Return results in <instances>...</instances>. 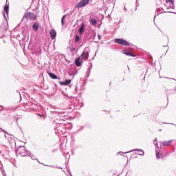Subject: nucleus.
Returning a JSON list of instances; mask_svg holds the SVG:
<instances>
[{"mask_svg": "<svg viewBox=\"0 0 176 176\" xmlns=\"http://www.w3.org/2000/svg\"><path fill=\"white\" fill-rule=\"evenodd\" d=\"M16 123L17 126H19V118H16Z\"/></svg>", "mask_w": 176, "mask_h": 176, "instance_id": "nucleus-40", "label": "nucleus"}, {"mask_svg": "<svg viewBox=\"0 0 176 176\" xmlns=\"http://www.w3.org/2000/svg\"><path fill=\"white\" fill-rule=\"evenodd\" d=\"M19 151H20V149H19V148H15V153H16V156H19Z\"/></svg>", "mask_w": 176, "mask_h": 176, "instance_id": "nucleus-33", "label": "nucleus"}, {"mask_svg": "<svg viewBox=\"0 0 176 176\" xmlns=\"http://www.w3.org/2000/svg\"><path fill=\"white\" fill-rule=\"evenodd\" d=\"M76 74H78V70H75V72H74V73L72 72H69V75L70 76H72V75H74L73 77H72V78H74V76H75V75H76Z\"/></svg>", "mask_w": 176, "mask_h": 176, "instance_id": "nucleus-27", "label": "nucleus"}, {"mask_svg": "<svg viewBox=\"0 0 176 176\" xmlns=\"http://www.w3.org/2000/svg\"><path fill=\"white\" fill-rule=\"evenodd\" d=\"M68 109L69 111H74V109H75V106H74V104H69Z\"/></svg>", "mask_w": 176, "mask_h": 176, "instance_id": "nucleus-30", "label": "nucleus"}, {"mask_svg": "<svg viewBox=\"0 0 176 176\" xmlns=\"http://www.w3.org/2000/svg\"><path fill=\"white\" fill-rule=\"evenodd\" d=\"M149 58H150V61H151V63H152V61L153 60V58L150 55L149 56Z\"/></svg>", "mask_w": 176, "mask_h": 176, "instance_id": "nucleus-37", "label": "nucleus"}, {"mask_svg": "<svg viewBox=\"0 0 176 176\" xmlns=\"http://www.w3.org/2000/svg\"><path fill=\"white\" fill-rule=\"evenodd\" d=\"M65 19H67V14H65L62 16V19H61L62 25H64V24H65Z\"/></svg>", "mask_w": 176, "mask_h": 176, "instance_id": "nucleus-25", "label": "nucleus"}, {"mask_svg": "<svg viewBox=\"0 0 176 176\" xmlns=\"http://www.w3.org/2000/svg\"><path fill=\"white\" fill-rule=\"evenodd\" d=\"M36 160L38 162V163H39V164H43L41 163V162L39 161L38 159H36Z\"/></svg>", "mask_w": 176, "mask_h": 176, "instance_id": "nucleus-42", "label": "nucleus"}, {"mask_svg": "<svg viewBox=\"0 0 176 176\" xmlns=\"http://www.w3.org/2000/svg\"><path fill=\"white\" fill-rule=\"evenodd\" d=\"M50 35L51 39L53 41L56 39V36H57V32H56L54 29H52L50 32Z\"/></svg>", "mask_w": 176, "mask_h": 176, "instance_id": "nucleus-13", "label": "nucleus"}, {"mask_svg": "<svg viewBox=\"0 0 176 176\" xmlns=\"http://www.w3.org/2000/svg\"><path fill=\"white\" fill-rule=\"evenodd\" d=\"M120 174L118 175V176H120Z\"/></svg>", "mask_w": 176, "mask_h": 176, "instance_id": "nucleus-52", "label": "nucleus"}, {"mask_svg": "<svg viewBox=\"0 0 176 176\" xmlns=\"http://www.w3.org/2000/svg\"><path fill=\"white\" fill-rule=\"evenodd\" d=\"M89 64L91 65V67L87 69V78H89L90 76V73L91 72V68H93V64L91 63H89Z\"/></svg>", "mask_w": 176, "mask_h": 176, "instance_id": "nucleus-23", "label": "nucleus"}, {"mask_svg": "<svg viewBox=\"0 0 176 176\" xmlns=\"http://www.w3.org/2000/svg\"><path fill=\"white\" fill-rule=\"evenodd\" d=\"M128 67V69H129V71H130V67H129V66H127Z\"/></svg>", "mask_w": 176, "mask_h": 176, "instance_id": "nucleus-47", "label": "nucleus"}, {"mask_svg": "<svg viewBox=\"0 0 176 176\" xmlns=\"http://www.w3.org/2000/svg\"><path fill=\"white\" fill-rule=\"evenodd\" d=\"M156 141H157V138H155V139L154 140V144L156 142Z\"/></svg>", "mask_w": 176, "mask_h": 176, "instance_id": "nucleus-44", "label": "nucleus"}, {"mask_svg": "<svg viewBox=\"0 0 176 176\" xmlns=\"http://www.w3.org/2000/svg\"><path fill=\"white\" fill-rule=\"evenodd\" d=\"M19 149H21L19 153V155H21L22 157H25L26 156H28V153H27V149L25 148V146H20Z\"/></svg>", "mask_w": 176, "mask_h": 176, "instance_id": "nucleus-9", "label": "nucleus"}, {"mask_svg": "<svg viewBox=\"0 0 176 176\" xmlns=\"http://www.w3.org/2000/svg\"><path fill=\"white\" fill-rule=\"evenodd\" d=\"M78 32L80 35H82L83 32H85V23H82L80 24V27L78 29Z\"/></svg>", "mask_w": 176, "mask_h": 176, "instance_id": "nucleus-16", "label": "nucleus"}, {"mask_svg": "<svg viewBox=\"0 0 176 176\" xmlns=\"http://www.w3.org/2000/svg\"><path fill=\"white\" fill-rule=\"evenodd\" d=\"M32 30H34L36 32L38 31V30H39V23L38 22H35L34 23H33Z\"/></svg>", "mask_w": 176, "mask_h": 176, "instance_id": "nucleus-20", "label": "nucleus"}, {"mask_svg": "<svg viewBox=\"0 0 176 176\" xmlns=\"http://www.w3.org/2000/svg\"><path fill=\"white\" fill-rule=\"evenodd\" d=\"M122 53H123V54H125V56H129L130 57H136V56H137L135 54H133L132 52H131L130 51H129L127 50H123Z\"/></svg>", "mask_w": 176, "mask_h": 176, "instance_id": "nucleus-14", "label": "nucleus"}, {"mask_svg": "<svg viewBox=\"0 0 176 176\" xmlns=\"http://www.w3.org/2000/svg\"><path fill=\"white\" fill-rule=\"evenodd\" d=\"M71 82H72V80L66 79L64 81H60L59 85H60V86H68V85L71 84Z\"/></svg>", "mask_w": 176, "mask_h": 176, "instance_id": "nucleus-15", "label": "nucleus"}, {"mask_svg": "<svg viewBox=\"0 0 176 176\" xmlns=\"http://www.w3.org/2000/svg\"><path fill=\"white\" fill-rule=\"evenodd\" d=\"M114 42L118 43V45H122L123 46H131L130 43L123 38H116Z\"/></svg>", "mask_w": 176, "mask_h": 176, "instance_id": "nucleus-5", "label": "nucleus"}, {"mask_svg": "<svg viewBox=\"0 0 176 176\" xmlns=\"http://www.w3.org/2000/svg\"><path fill=\"white\" fill-rule=\"evenodd\" d=\"M74 63L76 64V67H82V61H80V58H76Z\"/></svg>", "mask_w": 176, "mask_h": 176, "instance_id": "nucleus-18", "label": "nucleus"}, {"mask_svg": "<svg viewBox=\"0 0 176 176\" xmlns=\"http://www.w3.org/2000/svg\"><path fill=\"white\" fill-rule=\"evenodd\" d=\"M43 166H45V167H52V168H59V169H61L63 168H61V166H49V165H46V164H43Z\"/></svg>", "mask_w": 176, "mask_h": 176, "instance_id": "nucleus-28", "label": "nucleus"}, {"mask_svg": "<svg viewBox=\"0 0 176 176\" xmlns=\"http://www.w3.org/2000/svg\"><path fill=\"white\" fill-rule=\"evenodd\" d=\"M48 75L51 79H58V76L54 73L48 72Z\"/></svg>", "mask_w": 176, "mask_h": 176, "instance_id": "nucleus-22", "label": "nucleus"}, {"mask_svg": "<svg viewBox=\"0 0 176 176\" xmlns=\"http://www.w3.org/2000/svg\"><path fill=\"white\" fill-rule=\"evenodd\" d=\"M89 2H90V0H81L76 4V8H77V9L83 8L86 6V5H89Z\"/></svg>", "mask_w": 176, "mask_h": 176, "instance_id": "nucleus-8", "label": "nucleus"}, {"mask_svg": "<svg viewBox=\"0 0 176 176\" xmlns=\"http://www.w3.org/2000/svg\"><path fill=\"white\" fill-rule=\"evenodd\" d=\"M6 31H8V25H6V23H2L0 25V39L1 38L5 36L6 34Z\"/></svg>", "mask_w": 176, "mask_h": 176, "instance_id": "nucleus-4", "label": "nucleus"}, {"mask_svg": "<svg viewBox=\"0 0 176 176\" xmlns=\"http://www.w3.org/2000/svg\"><path fill=\"white\" fill-rule=\"evenodd\" d=\"M90 24H91V25H93L94 27H96L97 26V19H96V18H91L90 19Z\"/></svg>", "mask_w": 176, "mask_h": 176, "instance_id": "nucleus-21", "label": "nucleus"}, {"mask_svg": "<svg viewBox=\"0 0 176 176\" xmlns=\"http://www.w3.org/2000/svg\"><path fill=\"white\" fill-rule=\"evenodd\" d=\"M167 10L170 9H175L174 0H166V3L164 4Z\"/></svg>", "mask_w": 176, "mask_h": 176, "instance_id": "nucleus-6", "label": "nucleus"}, {"mask_svg": "<svg viewBox=\"0 0 176 176\" xmlns=\"http://www.w3.org/2000/svg\"><path fill=\"white\" fill-rule=\"evenodd\" d=\"M89 54H90V48L89 47H86L80 57L81 60H87L89 58Z\"/></svg>", "mask_w": 176, "mask_h": 176, "instance_id": "nucleus-3", "label": "nucleus"}, {"mask_svg": "<svg viewBox=\"0 0 176 176\" xmlns=\"http://www.w3.org/2000/svg\"><path fill=\"white\" fill-rule=\"evenodd\" d=\"M54 130L56 135L61 134V133H67V124L63 123L56 124Z\"/></svg>", "mask_w": 176, "mask_h": 176, "instance_id": "nucleus-1", "label": "nucleus"}, {"mask_svg": "<svg viewBox=\"0 0 176 176\" xmlns=\"http://www.w3.org/2000/svg\"><path fill=\"white\" fill-rule=\"evenodd\" d=\"M170 124H174L171 123ZM174 126H176V125H175V124H174Z\"/></svg>", "mask_w": 176, "mask_h": 176, "instance_id": "nucleus-49", "label": "nucleus"}, {"mask_svg": "<svg viewBox=\"0 0 176 176\" xmlns=\"http://www.w3.org/2000/svg\"><path fill=\"white\" fill-rule=\"evenodd\" d=\"M170 11H164V10L162 8H157L156 13L155 14L154 16V21L155 19H156V16H159V14H162V13H169Z\"/></svg>", "mask_w": 176, "mask_h": 176, "instance_id": "nucleus-11", "label": "nucleus"}, {"mask_svg": "<svg viewBox=\"0 0 176 176\" xmlns=\"http://www.w3.org/2000/svg\"><path fill=\"white\" fill-rule=\"evenodd\" d=\"M0 108H1V111H3V109H4L6 111H14V109H16L13 107H9L5 108V107H3L2 106H0Z\"/></svg>", "mask_w": 176, "mask_h": 176, "instance_id": "nucleus-19", "label": "nucleus"}, {"mask_svg": "<svg viewBox=\"0 0 176 176\" xmlns=\"http://www.w3.org/2000/svg\"><path fill=\"white\" fill-rule=\"evenodd\" d=\"M79 41H80V37L79 36V35L76 34V37H75L76 43H78L79 42Z\"/></svg>", "mask_w": 176, "mask_h": 176, "instance_id": "nucleus-29", "label": "nucleus"}, {"mask_svg": "<svg viewBox=\"0 0 176 176\" xmlns=\"http://www.w3.org/2000/svg\"><path fill=\"white\" fill-rule=\"evenodd\" d=\"M3 131V133H5L6 134H8V135H12L10 134H9V133H8V131H6V130L4 129H2V128H0V133Z\"/></svg>", "mask_w": 176, "mask_h": 176, "instance_id": "nucleus-31", "label": "nucleus"}, {"mask_svg": "<svg viewBox=\"0 0 176 176\" xmlns=\"http://www.w3.org/2000/svg\"><path fill=\"white\" fill-rule=\"evenodd\" d=\"M125 157H128L127 155H125Z\"/></svg>", "mask_w": 176, "mask_h": 176, "instance_id": "nucleus-50", "label": "nucleus"}, {"mask_svg": "<svg viewBox=\"0 0 176 176\" xmlns=\"http://www.w3.org/2000/svg\"><path fill=\"white\" fill-rule=\"evenodd\" d=\"M123 154L127 155V153H126V152L119 151L118 153H117V155H120L121 156H123Z\"/></svg>", "mask_w": 176, "mask_h": 176, "instance_id": "nucleus-32", "label": "nucleus"}, {"mask_svg": "<svg viewBox=\"0 0 176 176\" xmlns=\"http://www.w3.org/2000/svg\"><path fill=\"white\" fill-rule=\"evenodd\" d=\"M155 156L157 159H160V156H163V154L160 151H162V147H159L157 142L155 144Z\"/></svg>", "mask_w": 176, "mask_h": 176, "instance_id": "nucleus-7", "label": "nucleus"}, {"mask_svg": "<svg viewBox=\"0 0 176 176\" xmlns=\"http://www.w3.org/2000/svg\"><path fill=\"white\" fill-rule=\"evenodd\" d=\"M4 19L8 21V17H6V14L5 13L3 14Z\"/></svg>", "mask_w": 176, "mask_h": 176, "instance_id": "nucleus-35", "label": "nucleus"}, {"mask_svg": "<svg viewBox=\"0 0 176 176\" xmlns=\"http://www.w3.org/2000/svg\"><path fill=\"white\" fill-rule=\"evenodd\" d=\"M124 9L125 10H127V9L126 8V7H124Z\"/></svg>", "mask_w": 176, "mask_h": 176, "instance_id": "nucleus-46", "label": "nucleus"}, {"mask_svg": "<svg viewBox=\"0 0 176 176\" xmlns=\"http://www.w3.org/2000/svg\"><path fill=\"white\" fill-rule=\"evenodd\" d=\"M98 38L99 41H101V35L98 34Z\"/></svg>", "mask_w": 176, "mask_h": 176, "instance_id": "nucleus-39", "label": "nucleus"}, {"mask_svg": "<svg viewBox=\"0 0 176 176\" xmlns=\"http://www.w3.org/2000/svg\"><path fill=\"white\" fill-rule=\"evenodd\" d=\"M83 129H84V127L81 126V129L78 130V133H79L80 131H82V130H83Z\"/></svg>", "mask_w": 176, "mask_h": 176, "instance_id": "nucleus-38", "label": "nucleus"}, {"mask_svg": "<svg viewBox=\"0 0 176 176\" xmlns=\"http://www.w3.org/2000/svg\"><path fill=\"white\" fill-rule=\"evenodd\" d=\"M140 6V3H138V0L136 1V8H138Z\"/></svg>", "mask_w": 176, "mask_h": 176, "instance_id": "nucleus-36", "label": "nucleus"}, {"mask_svg": "<svg viewBox=\"0 0 176 176\" xmlns=\"http://www.w3.org/2000/svg\"><path fill=\"white\" fill-rule=\"evenodd\" d=\"M160 131H162V129H160Z\"/></svg>", "mask_w": 176, "mask_h": 176, "instance_id": "nucleus-51", "label": "nucleus"}, {"mask_svg": "<svg viewBox=\"0 0 176 176\" xmlns=\"http://www.w3.org/2000/svg\"><path fill=\"white\" fill-rule=\"evenodd\" d=\"M164 124H168V123H166V122H164Z\"/></svg>", "mask_w": 176, "mask_h": 176, "instance_id": "nucleus-48", "label": "nucleus"}, {"mask_svg": "<svg viewBox=\"0 0 176 176\" xmlns=\"http://www.w3.org/2000/svg\"><path fill=\"white\" fill-rule=\"evenodd\" d=\"M71 50H72V52H75L76 49H75V47H72V48L71 49Z\"/></svg>", "mask_w": 176, "mask_h": 176, "instance_id": "nucleus-43", "label": "nucleus"}, {"mask_svg": "<svg viewBox=\"0 0 176 176\" xmlns=\"http://www.w3.org/2000/svg\"><path fill=\"white\" fill-rule=\"evenodd\" d=\"M69 87H71V85H69Z\"/></svg>", "mask_w": 176, "mask_h": 176, "instance_id": "nucleus-53", "label": "nucleus"}, {"mask_svg": "<svg viewBox=\"0 0 176 176\" xmlns=\"http://www.w3.org/2000/svg\"><path fill=\"white\" fill-rule=\"evenodd\" d=\"M138 155V153H134L133 154H132V155L131 156V157H133L134 159H135V157H137V155Z\"/></svg>", "mask_w": 176, "mask_h": 176, "instance_id": "nucleus-34", "label": "nucleus"}, {"mask_svg": "<svg viewBox=\"0 0 176 176\" xmlns=\"http://www.w3.org/2000/svg\"><path fill=\"white\" fill-rule=\"evenodd\" d=\"M131 152H138V155H139L140 156H144L145 155V153L144 152V151L140 148L133 149L126 152L125 153H131Z\"/></svg>", "mask_w": 176, "mask_h": 176, "instance_id": "nucleus-10", "label": "nucleus"}, {"mask_svg": "<svg viewBox=\"0 0 176 176\" xmlns=\"http://www.w3.org/2000/svg\"><path fill=\"white\" fill-rule=\"evenodd\" d=\"M25 152H27L28 153V156L29 157H31L32 160H36V157H35V155H34L31 151H28V150H25Z\"/></svg>", "mask_w": 176, "mask_h": 176, "instance_id": "nucleus-17", "label": "nucleus"}, {"mask_svg": "<svg viewBox=\"0 0 176 176\" xmlns=\"http://www.w3.org/2000/svg\"><path fill=\"white\" fill-rule=\"evenodd\" d=\"M75 91H76V93H78V87L77 86H76V87H75Z\"/></svg>", "mask_w": 176, "mask_h": 176, "instance_id": "nucleus-41", "label": "nucleus"}, {"mask_svg": "<svg viewBox=\"0 0 176 176\" xmlns=\"http://www.w3.org/2000/svg\"><path fill=\"white\" fill-rule=\"evenodd\" d=\"M8 0H6V5L3 7L4 13L7 15L8 19L9 18V3H8Z\"/></svg>", "mask_w": 176, "mask_h": 176, "instance_id": "nucleus-12", "label": "nucleus"}, {"mask_svg": "<svg viewBox=\"0 0 176 176\" xmlns=\"http://www.w3.org/2000/svg\"><path fill=\"white\" fill-rule=\"evenodd\" d=\"M25 19L27 20H36V15L31 12H27L23 15L21 23H23L24 24H25V23H27V21H25Z\"/></svg>", "mask_w": 176, "mask_h": 176, "instance_id": "nucleus-2", "label": "nucleus"}, {"mask_svg": "<svg viewBox=\"0 0 176 176\" xmlns=\"http://www.w3.org/2000/svg\"><path fill=\"white\" fill-rule=\"evenodd\" d=\"M171 148H172V152H175V149H176V142H173L171 145H170Z\"/></svg>", "mask_w": 176, "mask_h": 176, "instance_id": "nucleus-26", "label": "nucleus"}, {"mask_svg": "<svg viewBox=\"0 0 176 176\" xmlns=\"http://www.w3.org/2000/svg\"><path fill=\"white\" fill-rule=\"evenodd\" d=\"M3 176H6V173H3Z\"/></svg>", "mask_w": 176, "mask_h": 176, "instance_id": "nucleus-45", "label": "nucleus"}, {"mask_svg": "<svg viewBox=\"0 0 176 176\" xmlns=\"http://www.w3.org/2000/svg\"><path fill=\"white\" fill-rule=\"evenodd\" d=\"M174 140H168V141H165L163 142L164 146H169V145H171L173 144V142Z\"/></svg>", "mask_w": 176, "mask_h": 176, "instance_id": "nucleus-24", "label": "nucleus"}]
</instances>
